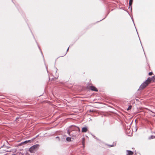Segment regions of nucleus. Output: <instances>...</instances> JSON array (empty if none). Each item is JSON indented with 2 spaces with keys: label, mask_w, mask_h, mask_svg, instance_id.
I'll return each mask as SVG.
<instances>
[{
  "label": "nucleus",
  "mask_w": 155,
  "mask_h": 155,
  "mask_svg": "<svg viewBox=\"0 0 155 155\" xmlns=\"http://www.w3.org/2000/svg\"><path fill=\"white\" fill-rule=\"evenodd\" d=\"M80 131V129L78 127L74 126H71L70 127V130L67 131L68 134L72 137H76L78 134L77 130Z\"/></svg>",
  "instance_id": "f257e3e1"
},
{
  "label": "nucleus",
  "mask_w": 155,
  "mask_h": 155,
  "mask_svg": "<svg viewBox=\"0 0 155 155\" xmlns=\"http://www.w3.org/2000/svg\"><path fill=\"white\" fill-rule=\"evenodd\" d=\"M155 80V76H153L152 77L148 78L143 83L140 87V89H143L147 87L148 84L151 83V82L152 81H154Z\"/></svg>",
  "instance_id": "f03ea898"
},
{
  "label": "nucleus",
  "mask_w": 155,
  "mask_h": 155,
  "mask_svg": "<svg viewBox=\"0 0 155 155\" xmlns=\"http://www.w3.org/2000/svg\"><path fill=\"white\" fill-rule=\"evenodd\" d=\"M39 145L36 144L31 147L29 149V151L31 153L34 152L38 148Z\"/></svg>",
  "instance_id": "7ed1b4c3"
},
{
  "label": "nucleus",
  "mask_w": 155,
  "mask_h": 155,
  "mask_svg": "<svg viewBox=\"0 0 155 155\" xmlns=\"http://www.w3.org/2000/svg\"><path fill=\"white\" fill-rule=\"evenodd\" d=\"M87 130V127H83L82 129V132H86Z\"/></svg>",
  "instance_id": "20e7f679"
},
{
  "label": "nucleus",
  "mask_w": 155,
  "mask_h": 155,
  "mask_svg": "<svg viewBox=\"0 0 155 155\" xmlns=\"http://www.w3.org/2000/svg\"><path fill=\"white\" fill-rule=\"evenodd\" d=\"M91 89L92 91H97V88L94 86H91Z\"/></svg>",
  "instance_id": "39448f33"
},
{
  "label": "nucleus",
  "mask_w": 155,
  "mask_h": 155,
  "mask_svg": "<svg viewBox=\"0 0 155 155\" xmlns=\"http://www.w3.org/2000/svg\"><path fill=\"white\" fill-rule=\"evenodd\" d=\"M127 155H132L133 154V153L130 150H127Z\"/></svg>",
  "instance_id": "423d86ee"
},
{
  "label": "nucleus",
  "mask_w": 155,
  "mask_h": 155,
  "mask_svg": "<svg viewBox=\"0 0 155 155\" xmlns=\"http://www.w3.org/2000/svg\"><path fill=\"white\" fill-rule=\"evenodd\" d=\"M71 138L70 137H67L66 138V140L70 142L71 141Z\"/></svg>",
  "instance_id": "0eeeda50"
},
{
  "label": "nucleus",
  "mask_w": 155,
  "mask_h": 155,
  "mask_svg": "<svg viewBox=\"0 0 155 155\" xmlns=\"http://www.w3.org/2000/svg\"><path fill=\"white\" fill-rule=\"evenodd\" d=\"M133 2V0H130L129 2V5L130 6L132 5Z\"/></svg>",
  "instance_id": "6e6552de"
},
{
  "label": "nucleus",
  "mask_w": 155,
  "mask_h": 155,
  "mask_svg": "<svg viewBox=\"0 0 155 155\" xmlns=\"http://www.w3.org/2000/svg\"><path fill=\"white\" fill-rule=\"evenodd\" d=\"M31 141V140H26L24 142L22 143H27L29 142H30Z\"/></svg>",
  "instance_id": "1a4fd4ad"
},
{
  "label": "nucleus",
  "mask_w": 155,
  "mask_h": 155,
  "mask_svg": "<svg viewBox=\"0 0 155 155\" xmlns=\"http://www.w3.org/2000/svg\"><path fill=\"white\" fill-rule=\"evenodd\" d=\"M131 107H132V106H130L128 107V108H127V110H129L130 109H131Z\"/></svg>",
  "instance_id": "9d476101"
},
{
  "label": "nucleus",
  "mask_w": 155,
  "mask_h": 155,
  "mask_svg": "<svg viewBox=\"0 0 155 155\" xmlns=\"http://www.w3.org/2000/svg\"><path fill=\"white\" fill-rule=\"evenodd\" d=\"M153 74V73L152 72H150L149 73V75H151Z\"/></svg>",
  "instance_id": "9b49d317"
},
{
  "label": "nucleus",
  "mask_w": 155,
  "mask_h": 155,
  "mask_svg": "<svg viewBox=\"0 0 155 155\" xmlns=\"http://www.w3.org/2000/svg\"><path fill=\"white\" fill-rule=\"evenodd\" d=\"M56 139H58L59 140H60V138L59 137H56Z\"/></svg>",
  "instance_id": "f8f14e48"
},
{
  "label": "nucleus",
  "mask_w": 155,
  "mask_h": 155,
  "mask_svg": "<svg viewBox=\"0 0 155 155\" xmlns=\"http://www.w3.org/2000/svg\"><path fill=\"white\" fill-rule=\"evenodd\" d=\"M109 146L110 147H113V146H114V145H109Z\"/></svg>",
  "instance_id": "ddd939ff"
},
{
  "label": "nucleus",
  "mask_w": 155,
  "mask_h": 155,
  "mask_svg": "<svg viewBox=\"0 0 155 155\" xmlns=\"http://www.w3.org/2000/svg\"><path fill=\"white\" fill-rule=\"evenodd\" d=\"M83 142V144H84V140H83V142Z\"/></svg>",
  "instance_id": "4468645a"
},
{
  "label": "nucleus",
  "mask_w": 155,
  "mask_h": 155,
  "mask_svg": "<svg viewBox=\"0 0 155 155\" xmlns=\"http://www.w3.org/2000/svg\"><path fill=\"white\" fill-rule=\"evenodd\" d=\"M69 47H68V49H67V51H68V49H69Z\"/></svg>",
  "instance_id": "2eb2a0df"
}]
</instances>
